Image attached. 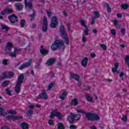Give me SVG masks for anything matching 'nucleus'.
Listing matches in <instances>:
<instances>
[{
    "label": "nucleus",
    "instance_id": "obj_41",
    "mask_svg": "<svg viewBox=\"0 0 129 129\" xmlns=\"http://www.w3.org/2000/svg\"><path fill=\"white\" fill-rule=\"evenodd\" d=\"M9 83H10V82L6 81L2 83V86H7V85H8L9 84Z\"/></svg>",
    "mask_w": 129,
    "mask_h": 129
},
{
    "label": "nucleus",
    "instance_id": "obj_8",
    "mask_svg": "<svg viewBox=\"0 0 129 129\" xmlns=\"http://www.w3.org/2000/svg\"><path fill=\"white\" fill-rule=\"evenodd\" d=\"M58 26V20L56 16L52 17L51 19V23L50 24V28H55Z\"/></svg>",
    "mask_w": 129,
    "mask_h": 129
},
{
    "label": "nucleus",
    "instance_id": "obj_39",
    "mask_svg": "<svg viewBox=\"0 0 129 129\" xmlns=\"http://www.w3.org/2000/svg\"><path fill=\"white\" fill-rule=\"evenodd\" d=\"M100 47L102 48L103 50H107V47L105 44H100Z\"/></svg>",
    "mask_w": 129,
    "mask_h": 129
},
{
    "label": "nucleus",
    "instance_id": "obj_20",
    "mask_svg": "<svg viewBox=\"0 0 129 129\" xmlns=\"http://www.w3.org/2000/svg\"><path fill=\"white\" fill-rule=\"evenodd\" d=\"M67 96V92L66 91H63L62 94L60 95L58 97L59 99H61L62 100H64L66 97Z\"/></svg>",
    "mask_w": 129,
    "mask_h": 129
},
{
    "label": "nucleus",
    "instance_id": "obj_63",
    "mask_svg": "<svg viewBox=\"0 0 129 129\" xmlns=\"http://www.w3.org/2000/svg\"><path fill=\"white\" fill-rule=\"evenodd\" d=\"M36 107H38V108H40V107H41V106L40 105V104H36Z\"/></svg>",
    "mask_w": 129,
    "mask_h": 129
},
{
    "label": "nucleus",
    "instance_id": "obj_60",
    "mask_svg": "<svg viewBox=\"0 0 129 129\" xmlns=\"http://www.w3.org/2000/svg\"><path fill=\"white\" fill-rule=\"evenodd\" d=\"M117 17L118 18H121V17H122V16L121 15V14H117Z\"/></svg>",
    "mask_w": 129,
    "mask_h": 129
},
{
    "label": "nucleus",
    "instance_id": "obj_36",
    "mask_svg": "<svg viewBox=\"0 0 129 129\" xmlns=\"http://www.w3.org/2000/svg\"><path fill=\"white\" fill-rule=\"evenodd\" d=\"M32 114H33V110L32 109L29 110L27 112V115L28 116H31V115H32Z\"/></svg>",
    "mask_w": 129,
    "mask_h": 129
},
{
    "label": "nucleus",
    "instance_id": "obj_15",
    "mask_svg": "<svg viewBox=\"0 0 129 129\" xmlns=\"http://www.w3.org/2000/svg\"><path fill=\"white\" fill-rule=\"evenodd\" d=\"M25 7L28 9H31L32 8V3L33 0H24Z\"/></svg>",
    "mask_w": 129,
    "mask_h": 129
},
{
    "label": "nucleus",
    "instance_id": "obj_7",
    "mask_svg": "<svg viewBox=\"0 0 129 129\" xmlns=\"http://www.w3.org/2000/svg\"><path fill=\"white\" fill-rule=\"evenodd\" d=\"M54 116H56V117H58V119H61V118H62V114H61L57 109L52 110L49 115V117H50V118H53Z\"/></svg>",
    "mask_w": 129,
    "mask_h": 129
},
{
    "label": "nucleus",
    "instance_id": "obj_50",
    "mask_svg": "<svg viewBox=\"0 0 129 129\" xmlns=\"http://www.w3.org/2000/svg\"><path fill=\"white\" fill-rule=\"evenodd\" d=\"M3 63L4 65H7V64L8 63V60H7V59H4L3 61Z\"/></svg>",
    "mask_w": 129,
    "mask_h": 129
},
{
    "label": "nucleus",
    "instance_id": "obj_55",
    "mask_svg": "<svg viewBox=\"0 0 129 129\" xmlns=\"http://www.w3.org/2000/svg\"><path fill=\"white\" fill-rule=\"evenodd\" d=\"M8 2H22V0H8Z\"/></svg>",
    "mask_w": 129,
    "mask_h": 129
},
{
    "label": "nucleus",
    "instance_id": "obj_29",
    "mask_svg": "<svg viewBox=\"0 0 129 129\" xmlns=\"http://www.w3.org/2000/svg\"><path fill=\"white\" fill-rule=\"evenodd\" d=\"M4 111H5V109L4 108H0V114L3 115V116H7L8 113L4 112Z\"/></svg>",
    "mask_w": 129,
    "mask_h": 129
},
{
    "label": "nucleus",
    "instance_id": "obj_45",
    "mask_svg": "<svg viewBox=\"0 0 129 129\" xmlns=\"http://www.w3.org/2000/svg\"><path fill=\"white\" fill-rule=\"evenodd\" d=\"M125 75H126V74H125V73H124V72H122L120 73L119 76L121 78L123 77V76H125Z\"/></svg>",
    "mask_w": 129,
    "mask_h": 129
},
{
    "label": "nucleus",
    "instance_id": "obj_30",
    "mask_svg": "<svg viewBox=\"0 0 129 129\" xmlns=\"http://www.w3.org/2000/svg\"><path fill=\"white\" fill-rule=\"evenodd\" d=\"M86 98L87 100L89 101V102H93V99H92V97L90 96V95L89 94H87L86 95Z\"/></svg>",
    "mask_w": 129,
    "mask_h": 129
},
{
    "label": "nucleus",
    "instance_id": "obj_43",
    "mask_svg": "<svg viewBox=\"0 0 129 129\" xmlns=\"http://www.w3.org/2000/svg\"><path fill=\"white\" fill-rule=\"evenodd\" d=\"M6 91L7 92V94L8 95H12V93H11V91H10V89L9 88H7L6 89Z\"/></svg>",
    "mask_w": 129,
    "mask_h": 129
},
{
    "label": "nucleus",
    "instance_id": "obj_12",
    "mask_svg": "<svg viewBox=\"0 0 129 129\" xmlns=\"http://www.w3.org/2000/svg\"><path fill=\"white\" fill-rule=\"evenodd\" d=\"M43 25L42 26V31L46 32L48 29V22H47V18L46 17H43Z\"/></svg>",
    "mask_w": 129,
    "mask_h": 129
},
{
    "label": "nucleus",
    "instance_id": "obj_13",
    "mask_svg": "<svg viewBox=\"0 0 129 129\" xmlns=\"http://www.w3.org/2000/svg\"><path fill=\"white\" fill-rule=\"evenodd\" d=\"M13 9H10V8H8L6 9H5L4 10H3L2 11H1V15H2L3 16H5V15H7L9 14H12V13H13Z\"/></svg>",
    "mask_w": 129,
    "mask_h": 129
},
{
    "label": "nucleus",
    "instance_id": "obj_22",
    "mask_svg": "<svg viewBox=\"0 0 129 129\" xmlns=\"http://www.w3.org/2000/svg\"><path fill=\"white\" fill-rule=\"evenodd\" d=\"M21 126L22 129H29L30 125L27 123L23 122L21 124Z\"/></svg>",
    "mask_w": 129,
    "mask_h": 129
},
{
    "label": "nucleus",
    "instance_id": "obj_23",
    "mask_svg": "<svg viewBox=\"0 0 129 129\" xmlns=\"http://www.w3.org/2000/svg\"><path fill=\"white\" fill-rule=\"evenodd\" d=\"M55 60L54 58H50L46 62V64L47 66H51L55 62Z\"/></svg>",
    "mask_w": 129,
    "mask_h": 129
},
{
    "label": "nucleus",
    "instance_id": "obj_1",
    "mask_svg": "<svg viewBox=\"0 0 129 129\" xmlns=\"http://www.w3.org/2000/svg\"><path fill=\"white\" fill-rule=\"evenodd\" d=\"M77 112L78 113H82V114H85L87 118L89 119V120H99L100 119V117L98 115L94 113H87L85 110L82 109H77Z\"/></svg>",
    "mask_w": 129,
    "mask_h": 129
},
{
    "label": "nucleus",
    "instance_id": "obj_6",
    "mask_svg": "<svg viewBox=\"0 0 129 129\" xmlns=\"http://www.w3.org/2000/svg\"><path fill=\"white\" fill-rule=\"evenodd\" d=\"M14 74L13 72H5L3 73L2 76L0 77V80L6 79V78H11L14 76Z\"/></svg>",
    "mask_w": 129,
    "mask_h": 129
},
{
    "label": "nucleus",
    "instance_id": "obj_2",
    "mask_svg": "<svg viewBox=\"0 0 129 129\" xmlns=\"http://www.w3.org/2000/svg\"><path fill=\"white\" fill-rule=\"evenodd\" d=\"M65 46H64V42L62 40H56L55 41L51 46V50L55 51L58 48H63Z\"/></svg>",
    "mask_w": 129,
    "mask_h": 129
},
{
    "label": "nucleus",
    "instance_id": "obj_46",
    "mask_svg": "<svg viewBox=\"0 0 129 129\" xmlns=\"http://www.w3.org/2000/svg\"><path fill=\"white\" fill-rule=\"evenodd\" d=\"M47 14L48 18H50L52 16V13L51 11H47Z\"/></svg>",
    "mask_w": 129,
    "mask_h": 129
},
{
    "label": "nucleus",
    "instance_id": "obj_37",
    "mask_svg": "<svg viewBox=\"0 0 129 129\" xmlns=\"http://www.w3.org/2000/svg\"><path fill=\"white\" fill-rule=\"evenodd\" d=\"M53 85L54 84L53 83L50 84L47 87V90H51V89H52V88H53Z\"/></svg>",
    "mask_w": 129,
    "mask_h": 129
},
{
    "label": "nucleus",
    "instance_id": "obj_42",
    "mask_svg": "<svg viewBox=\"0 0 129 129\" xmlns=\"http://www.w3.org/2000/svg\"><path fill=\"white\" fill-rule=\"evenodd\" d=\"M20 26L23 27L25 26V20H22L20 22Z\"/></svg>",
    "mask_w": 129,
    "mask_h": 129
},
{
    "label": "nucleus",
    "instance_id": "obj_24",
    "mask_svg": "<svg viewBox=\"0 0 129 129\" xmlns=\"http://www.w3.org/2000/svg\"><path fill=\"white\" fill-rule=\"evenodd\" d=\"M71 77L76 80V81H78L79 80V75L75 74H71Z\"/></svg>",
    "mask_w": 129,
    "mask_h": 129
},
{
    "label": "nucleus",
    "instance_id": "obj_61",
    "mask_svg": "<svg viewBox=\"0 0 129 129\" xmlns=\"http://www.w3.org/2000/svg\"><path fill=\"white\" fill-rule=\"evenodd\" d=\"M90 129H96V127L94 126H91Z\"/></svg>",
    "mask_w": 129,
    "mask_h": 129
},
{
    "label": "nucleus",
    "instance_id": "obj_11",
    "mask_svg": "<svg viewBox=\"0 0 129 129\" xmlns=\"http://www.w3.org/2000/svg\"><path fill=\"white\" fill-rule=\"evenodd\" d=\"M6 118L7 119H12V120H18V119H22L23 116L10 115L7 116Z\"/></svg>",
    "mask_w": 129,
    "mask_h": 129
},
{
    "label": "nucleus",
    "instance_id": "obj_14",
    "mask_svg": "<svg viewBox=\"0 0 129 129\" xmlns=\"http://www.w3.org/2000/svg\"><path fill=\"white\" fill-rule=\"evenodd\" d=\"M9 19L10 20L11 23L12 24H14V23H16V22H18V18L16 15H12L9 17Z\"/></svg>",
    "mask_w": 129,
    "mask_h": 129
},
{
    "label": "nucleus",
    "instance_id": "obj_57",
    "mask_svg": "<svg viewBox=\"0 0 129 129\" xmlns=\"http://www.w3.org/2000/svg\"><path fill=\"white\" fill-rule=\"evenodd\" d=\"M30 18H31V21H33V20H34V14L30 15Z\"/></svg>",
    "mask_w": 129,
    "mask_h": 129
},
{
    "label": "nucleus",
    "instance_id": "obj_26",
    "mask_svg": "<svg viewBox=\"0 0 129 129\" xmlns=\"http://www.w3.org/2000/svg\"><path fill=\"white\" fill-rule=\"evenodd\" d=\"M71 104L76 106L78 104V100L77 99H73L71 102Z\"/></svg>",
    "mask_w": 129,
    "mask_h": 129
},
{
    "label": "nucleus",
    "instance_id": "obj_18",
    "mask_svg": "<svg viewBox=\"0 0 129 129\" xmlns=\"http://www.w3.org/2000/svg\"><path fill=\"white\" fill-rule=\"evenodd\" d=\"M117 68H118V63H116L114 64V67L112 69V72L113 73H117L118 74V71H117Z\"/></svg>",
    "mask_w": 129,
    "mask_h": 129
},
{
    "label": "nucleus",
    "instance_id": "obj_27",
    "mask_svg": "<svg viewBox=\"0 0 129 129\" xmlns=\"http://www.w3.org/2000/svg\"><path fill=\"white\" fill-rule=\"evenodd\" d=\"M1 30H5L6 31H8L10 30V27H8L7 25L1 24Z\"/></svg>",
    "mask_w": 129,
    "mask_h": 129
},
{
    "label": "nucleus",
    "instance_id": "obj_33",
    "mask_svg": "<svg viewBox=\"0 0 129 129\" xmlns=\"http://www.w3.org/2000/svg\"><path fill=\"white\" fill-rule=\"evenodd\" d=\"M64 127L61 123H58V129H64Z\"/></svg>",
    "mask_w": 129,
    "mask_h": 129
},
{
    "label": "nucleus",
    "instance_id": "obj_9",
    "mask_svg": "<svg viewBox=\"0 0 129 129\" xmlns=\"http://www.w3.org/2000/svg\"><path fill=\"white\" fill-rule=\"evenodd\" d=\"M80 23H81V26H82V27H84V28H85V30L83 31V33L85 34V35L86 36H88L89 33V30H88V27H87V25H86V23H85V22H84V20H80Z\"/></svg>",
    "mask_w": 129,
    "mask_h": 129
},
{
    "label": "nucleus",
    "instance_id": "obj_16",
    "mask_svg": "<svg viewBox=\"0 0 129 129\" xmlns=\"http://www.w3.org/2000/svg\"><path fill=\"white\" fill-rule=\"evenodd\" d=\"M12 48H13V44L11 42H8L6 49V53H10V52H11V49H12Z\"/></svg>",
    "mask_w": 129,
    "mask_h": 129
},
{
    "label": "nucleus",
    "instance_id": "obj_64",
    "mask_svg": "<svg viewBox=\"0 0 129 129\" xmlns=\"http://www.w3.org/2000/svg\"><path fill=\"white\" fill-rule=\"evenodd\" d=\"M63 16H65L66 17L67 16V14H66V12L65 11L63 12Z\"/></svg>",
    "mask_w": 129,
    "mask_h": 129
},
{
    "label": "nucleus",
    "instance_id": "obj_21",
    "mask_svg": "<svg viewBox=\"0 0 129 129\" xmlns=\"http://www.w3.org/2000/svg\"><path fill=\"white\" fill-rule=\"evenodd\" d=\"M87 61H88V57H85L82 60L81 64L83 67H86L87 65Z\"/></svg>",
    "mask_w": 129,
    "mask_h": 129
},
{
    "label": "nucleus",
    "instance_id": "obj_62",
    "mask_svg": "<svg viewBox=\"0 0 129 129\" xmlns=\"http://www.w3.org/2000/svg\"><path fill=\"white\" fill-rule=\"evenodd\" d=\"M106 81H108V82H112V80L107 79V80H106Z\"/></svg>",
    "mask_w": 129,
    "mask_h": 129
},
{
    "label": "nucleus",
    "instance_id": "obj_28",
    "mask_svg": "<svg viewBox=\"0 0 129 129\" xmlns=\"http://www.w3.org/2000/svg\"><path fill=\"white\" fill-rule=\"evenodd\" d=\"M40 53H41V54H43V55H46V54H48V50L44 49V47H43V46H41L40 47Z\"/></svg>",
    "mask_w": 129,
    "mask_h": 129
},
{
    "label": "nucleus",
    "instance_id": "obj_25",
    "mask_svg": "<svg viewBox=\"0 0 129 129\" xmlns=\"http://www.w3.org/2000/svg\"><path fill=\"white\" fill-rule=\"evenodd\" d=\"M19 50H18L17 48L14 49V52H11L10 53V56L11 57H15L17 54H19Z\"/></svg>",
    "mask_w": 129,
    "mask_h": 129
},
{
    "label": "nucleus",
    "instance_id": "obj_40",
    "mask_svg": "<svg viewBox=\"0 0 129 129\" xmlns=\"http://www.w3.org/2000/svg\"><path fill=\"white\" fill-rule=\"evenodd\" d=\"M106 6H107V10L108 13H110V12H111V9L109 8V6L108 5V4L106 3Z\"/></svg>",
    "mask_w": 129,
    "mask_h": 129
},
{
    "label": "nucleus",
    "instance_id": "obj_54",
    "mask_svg": "<svg viewBox=\"0 0 129 129\" xmlns=\"http://www.w3.org/2000/svg\"><path fill=\"white\" fill-rule=\"evenodd\" d=\"M121 33L122 34V35H124V33H125V29H121Z\"/></svg>",
    "mask_w": 129,
    "mask_h": 129
},
{
    "label": "nucleus",
    "instance_id": "obj_10",
    "mask_svg": "<svg viewBox=\"0 0 129 129\" xmlns=\"http://www.w3.org/2000/svg\"><path fill=\"white\" fill-rule=\"evenodd\" d=\"M32 59H29L28 62H25L24 63H23L19 68V69L20 70H23V69H24V68H28V67H30L31 66V64H32Z\"/></svg>",
    "mask_w": 129,
    "mask_h": 129
},
{
    "label": "nucleus",
    "instance_id": "obj_58",
    "mask_svg": "<svg viewBox=\"0 0 129 129\" xmlns=\"http://www.w3.org/2000/svg\"><path fill=\"white\" fill-rule=\"evenodd\" d=\"M120 47H121V48H124V47H125V44H122L120 45Z\"/></svg>",
    "mask_w": 129,
    "mask_h": 129
},
{
    "label": "nucleus",
    "instance_id": "obj_47",
    "mask_svg": "<svg viewBox=\"0 0 129 129\" xmlns=\"http://www.w3.org/2000/svg\"><path fill=\"white\" fill-rule=\"evenodd\" d=\"M94 23H95V19L94 18V17H92V21L91 22V25H93Z\"/></svg>",
    "mask_w": 129,
    "mask_h": 129
},
{
    "label": "nucleus",
    "instance_id": "obj_17",
    "mask_svg": "<svg viewBox=\"0 0 129 129\" xmlns=\"http://www.w3.org/2000/svg\"><path fill=\"white\" fill-rule=\"evenodd\" d=\"M38 98H43V99H47L48 98V95L47 93L45 92V91L42 90V94L38 96Z\"/></svg>",
    "mask_w": 129,
    "mask_h": 129
},
{
    "label": "nucleus",
    "instance_id": "obj_52",
    "mask_svg": "<svg viewBox=\"0 0 129 129\" xmlns=\"http://www.w3.org/2000/svg\"><path fill=\"white\" fill-rule=\"evenodd\" d=\"M113 23H114V24L115 25V26L116 27V26H117V25H118L117 20H114Z\"/></svg>",
    "mask_w": 129,
    "mask_h": 129
},
{
    "label": "nucleus",
    "instance_id": "obj_5",
    "mask_svg": "<svg viewBox=\"0 0 129 129\" xmlns=\"http://www.w3.org/2000/svg\"><path fill=\"white\" fill-rule=\"evenodd\" d=\"M23 80H24V75H20L18 77V80L17 81L16 86L15 87V91L16 92H20L21 91L20 87H21V85Z\"/></svg>",
    "mask_w": 129,
    "mask_h": 129
},
{
    "label": "nucleus",
    "instance_id": "obj_4",
    "mask_svg": "<svg viewBox=\"0 0 129 129\" xmlns=\"http://www.w3.org/2000/svg\"><path fill=\"white\" fill-rule=\"evenodd\" d=\"M60 32L61 33V36L64 41L65 43L67 45L69 44V38H68V36L67 35V33H66V31L64 29V26H61L60 28Z\"/></svg>",
    "mask_w": 129,
    "mask_h": 129
},
{
    "label": "nucleus",
    "instance_id": "obj_44",
    "mask_svg": "<svg viewBox=\"0 0 129 129\" xmlns=\"http://www.w3.org/2000/svg\"><path fill=\"white\" fill-rule=\"evenodd\" d=\"M70 128H71V129H76V128H77V126H76V125H75L71 124L70 125Z\"/></svg>",
    "mask_w": 129,
    "mask_h": 129
},
{
    "label": "nucleus",
    "instance_id": "obj_59",
    "mask_svg": "<svg viewBox=\"0 0 129 129\" xmlns=\"http://www.w3.org/2000/svg\"><path fill=\"white\" fill-rule=\"evenodd\" d=\"M94 96L95 97V99H98V97H97V95H96V94H94Z\"/></svg>",
    "mask_w": 129,
    "mask_h": 129
},
{
    "label": "nucleus",
    "instance_id": "obj_34",
    "mask_svg": "<svg viewBox=\"0 0 129 129\" xmlns=\"http://www.w3.org/2000/svg\"><path fill=\"white\" fill-rule=\"evenodd\" d=\"M94 16L95 18H98L99 17H100V15L99 14V13L98 11H95L94 12Z\"/></svg>",
    "mask_w": 129,
    "mask_h": 129
},
{
    "label": "nucleus",
    "instance_id": "obj_38",
    "mask_svg": "<svg viewBox=\"0 0 129 129\" xmlns=\"http://www.w3.org/2000/svg\"><path fill=\"white\" fill-rule=\"evenodd\" d=\"M110 32H111V34L113 36H114V35L116 34V31H115V29H111Z\"/></svg>",
    "mask_w": 129,
    "mask_h": 129
},
{
    "label": "nucleus",
    "instance_id": "obj_51",
    "mask_svg": "<svg viewBox=\"0 0 129 129\" xmlns=\"http://www.w3.org/2000/svg\"><path fill=\"white\" fill-rule=\"evenodd\" d=\"M35 107V106L34 105H30L29 106V109H32L33 110V108Z\"/></svg>",
    "mask_w": 129,
    "mask_h": 129
},
{
    "label": "nucleus",
    "instance_id": "obj_49",
    "mask_svg": "<svg viewBox=\"0 0 129 129\" xmlns=\"http://www.w3.org/2000/svg\"><path fill=\"white\" fill-rule=\"evenodd\" d=\"M48 124H50V125L54 124V121H53V120H49Z\"/></svg>",
    "mask_w": 129,
    "mask_h": 129
},
{
    "label": "nucleus",
    "instance_id": "obj_32",
    "mask_svg": "<svg viewBox=\"0 0 129 129\" xmlns=\"http://www.w3.org/2000/svg\"><path fill=\"white\" fill-rule=\"evenodd\" d=\"M7 112L9 113V114H16L17 112L14 110H9L7 111Z\"/></svg>",
    "mask_w": 129,
    "mask_h": 129
},
{
    "label": "nucleus",
    "instance_id": "obj_53",
    "mask_svg": "<svg viewBox=\"0 0 129 129\" xmlns=\"http://www.w3.org/2000/svg\"><path fill=\"white\" fill-rule=\"evenodd\" d=\"M122 120H123V121H126V116H124L122 118Z\"/></svg>",
    "mask_w": 129,
    "mask_h": 129
},
{
    "label": "nucleus",
    "instance_id": "obj_48",
    "mask_svg": "<svg viewBox=\"0 0 129 129\" xmlns=\"http://www.w3.org/2000/svg\"><path fill=\"white\" fill-rule=\"evenodd\" d=\"M91 58H95L96 54L95 53H92L90 54Z\"/></svg>",
    "mask_w": 129,
    "mask_h": 129
},
{
    "label": "nucleus",
    "instance_id": "obj_56",
    "mask_svg": "<svg viewBox=\"0 0 129 129\" xmlns=\"http://www.w3.org/2000/svg\"><path fill=\"white\" fill-rule=\"evenodd\" d=\"M92 32L94 34H96V33H97V30L96 29H93Z\"/></svg>",
    "mask_w": 129,
    "mask_h": 129
},
{
    "label": "nucleus",
    "instance_id": "obj_3",
    "mask_svg": "<svg viewBox=\"0 0 129 129\" xmlns=\"http://www.w3.org/2000/svg\"><path fill=\"white\" fill-rule=\"evenodd\" d=\"M81 117V115L79 114H74L71 113V114L68 116V120L70 123H73L74 122V119L76 120H79Z\"/></svg>",
    "mask_w": 129,
    "mask_h": 129
},
{
    "label": "nucleus",
    "instance_id": "obj_19",
    "mask_svg": "<svg viewBox=\"0 0 129 129\" xmlns=\"http://www.w3.org/2000/svg\"><path fill=\"white\" fill-rule=\"evenodd\" d=\"M15 7L16 8L17 11H22L24 6L20 3H16L15 4Z\"/></svg>",
    "mask_w": 129,
    "mask_h": 129
},
{
    "label": "nucleus",
    "instance_id": "obj_31",
    "mask_svg": "<svg viewBox=\"0 0 129 129\" xmlns=\"http://www.w3.org/2000/svg\"><path fill=\"white\" fill-rule=\"evenodd\" d=\"M128 4H122L121 6V9H122L123 10H126L127 9H128Z\"/></svg>",
    "mask_w": 129,
    "mask_h": 129
},
{
    "label": "nucleus",
    "instance_id": "obj_35",
    "mask_svg": "<svg viewBox=\"0 0 129 129\" xmlns=\"http://www.w3.org/2000/svg\"><path fill=\"white\" fill-rule=\"evenodd\" d=\"M82 40V42H83L84 43H86L87 38L86 37V36H85V35H83Z\"/></svg>",
    "mask_w": 129,
    "mask_h": 129
}]
</instances>
